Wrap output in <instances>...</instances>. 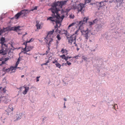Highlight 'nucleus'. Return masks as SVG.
I'll use <instances>...</instances> for the list:
<instances>
[{"instance_id": "55", "label": "nucleus", "mask_w": 125, "mask_h": 125, "mask_svg": "<svg viewBox=\"0 0 125 125\" xmlns=\"http://www.w3.org/2000/svg\"><path fill=\"white\" fill-rule=\"evenodd\" d=\"M52 62L53 63H56L58 62L57 60H56L54 61H53Z\"/></svg>"}, {"instance_id": "22", "label": "nucleus", "mask_w": 125, "mask_h": 125, "mask_svg": "<svg viewBox=\"0 0 125 125\" xmlns=\"http://www.w3.org/2000/svg\"><path fill=\"white\" fill-rule=\"evenodd\" d=\"M54 31V30H53L52 31H49L48 32L47 35H50V36H51V35L53 33Z\"/></svg>"}, {"instance_id": "64", "label": "nucleus", "mask_w": 125, "mask_h": 125, "mask_svg": "<svg viewBox=\"0 0 125 125\" xmlns=\"http://www.w3.org/2000/svg\"><path fill=\"white\" fill-rule=\"evenodd\" d=\"M79 31L78 30H77L75 32V34H76Z\"/></svg>"}, {"instance_id": "56", "label": "nucleus", "mask_w": 125, "mask_h": 125, "mask_svg": "<svg viewBox=\"0 0 125 125\" xmlns=\"http://www.w3.org/2000/svg\"><path fill=\"white\" fill-rule=\"evenodd\" d=\"M50 40L49 41V42H51L53 40V39L52 38H50Z\"/></svg>"}, {"instance_id": "23", "label": "nucleus", "mask_w": 125, "mask_h": 125, "mask_svg": "<svg viewBox=\"0 0 125 125\" xmlns=\"http://www.w3.org/2000/svg\"><path fill=\"white\" fill-rule=\"evenodd\" d=\"M16 68H17L15 67V66L13 67L12 66H11L10 68V70L11 71H13L14 70H15Z\"/></svg>"}, {"instance_id": "12", "label": "nucleus", "mask_w": 125, "mask_h": 125, "mask_svg": "<svg viewBox=\"0 0 125 125\" xmlns=\"http://www.w3.org/2000/svg\"><path fill=\"white\" fill-rule=\"evenodd\" d=\"M2 98H4L5 99H4L3 100V102L5 104H7L10 100L9 99H7V97L5 96H1L0 98L1 99Z\"/></svg>"}, {"instance_id": "28", "label": "nucleus", "mask_w": 125, "mask_h": 125, "mask_svg": "<svg viewBox=\"0 0 125 125\" xmlns=\"http://www.w3.org/2000/svg\"><path fill=\"white\" fill-rule=\"evenodd\" d=\"M67 31H66V33H64L66 35V37H67V39H70V37H69V35H67Z\"/></svg>"}, {"instance_id": "18", "label": "nucleus", "mask_w": 125, "mask_h": 125, "mask_svg": "<svg viewBox=\"0 0 125 125\" xmlns=\"http://www.w3.org/2000/svg\"><path fill=\"white\" fill-rule=\"evenodd\" d=\"M103 26L101 24L98 25L96 28L97 31H98L101 30L103 28Z\"/></svg>"}, {"instance_id": "13", "label": "nucleus", "mask_w": 125, "mask_h": 125, "mask_svg": "<svg viewBox=\"0 0 125 125\" xmlns=\"http://www.w3.org/2000/svg\"><path fill=\"white\" fill-rule=\"evenodd\" d=\"M75 34H74L71 36L70 37V40L72 42L74 40L76 41V36L75 35ZM72 42H71V44H72Z\"/></svg>"}, {"instance_id": "44", "label": "nucleus", "mask_w": 125, "mask_h": 125, "mask_svg": "<svg viewBox=\"0 0 125 125\" xmlns=\"http://www.w3.org/2000/svg\"><path fill=\"white\" fill-rule=\"evenodd\" d=\"M9 59V58H5V60L4 61H5V62L6 61H8Z\"/></svg>"}, {"instance_id": "36", "label": "nucleus", "mask_w": 125, "mask_h": 125, "mask_svg": "<svg viewBox=\"0 0 125 125\" xmlns=\"http://www.w3.org/2000/svg\"><path fill=\"white\" fill-rule=\"evenodd\" d=\"M89 25L90 26L93 25L94 24L92 22H88Z\"/></svg>"}, {"instance_id": "6", "label": "nucleus", "mask_w": 125, "mask_h": 125, "mask_svg": "<svg viewBox=\"0 0 125 125\" xmlns=\"http://www.w3.org/2000/svg\"><path fill=\"white\" fill-rule=\"evenodd\" d=\"M8 50H9L8 48H4L1 49V50H0V51H1V54H2L3 55H5L7 54Z\"/></svg>"}, {"instance_id": "39", "label": "nucleus", "mask_w": 125, "mask_h": 125, "mask_svg": "<svg viewBox=\"0 0 125 125\" xmlns=\"http://www.w3.org/2000/svg\"><path fill=\"white\" fill-rule=\"evenodd\" d=\"M85 31H86L87 32H88V34L91 31V30H88V29H87V30Z\"/></svg>"}, {"instance_id": "30", "label": "nucleus", "mask_w": 125, "mask_h": 125, "mask_svg": "<svg viewBox=\"0 0 125 125\" xmlns=\"http://www.w3.org/2000/svg\"><path fill=\"white\" fill-rule=\"evenodd\" d=\"M65 55L63 54L62 55H61L60 56V57L62 58V59H64V58L65 57Z\"/></svg>"}, {"instance_id": "63", "label": "nucleus", "mask_w": 125, "mask_h": 125, "mask_svg": "<svg viewBox=\"0 0 125 125\" xmlns=\"http://www.w3.org/2000/svg\"><path fill=\"white\" fill-rule=\"evenodd\" d=\"M56 43L57 47L58 46V45L59 43V42H58V41H57V40H56Z\"/></svg>"}, {"instance_id": "50", "label": "nucleus", "mask_w": 125, "mask_h": 125, "mask_svg": "<svg viewBox=\"0 0 125 125\" xmlns=\"http://www.w3.org/2000/svg\"><path fill=\"white\" fill-rule=\"evenodd\" d=\"M20 57H19L18 59L17 62H20Z\"/></svg>"}, {"instance_id": "34", "label": "nucleus", "mask_w": 125, "mask_h": 125, "mask_svg": "<svg viewBox=\"0 0 125 125\" xmlns=\"http://www.w3.org/2000/svg\"><path fill=\"white\" fill-rule=\"evenodd\" d=\"M19 62H16V64H15V67H16V68H17V66L18 65V64H19Z\"/></svg>"}, {"instance_id": "38", "label": "nucleus", "mask_w": 125, "mask_h": 125, "mask_svg": "<svg viewBox=\"0 0 125 125\" xmlns=\"http://www.w3.org/2000/svg\"><path fill=\"white\" fill-rule=\"evenodd\" d=\"M85 2L89 3L90 2L91 0H85Z\"/></svg>"}, {"instance_id": "33", "label": "nucleus", "mask_w": 125, "mask_h": 125, "mask_svg": "<svg viewBox=\"0 0 125 125\" xmlns=\"http://www.w3.org/2000/svg\"><path fill=\"white\" fill-rule=\"evenodd\" d=\"M27 47H25L23 49H23V51L24 52H26L27 50Z\"/></svg>"}, {"instance_id": "49", "label": "nucleus", "mask_w": 125, "mask_h": 125, "mask_svg": "<svg viewBox=\"0 0 125 125\" xmlns=\"http://www.w3.org/2000/svg\"><path fill=\"white\" fill-rule=\"evenodd\" d=\"M48 35H47V36H46V37L45 38H44V40H46V39H48Z\"/></svg>"}, {"instance_id": "60", "label": "nucleus", "mask_w": 125, "mask_h": 125, "mask_svg": "<svg viewBox=\"0 0 125 125\" xmlns=\"http://www.w3.org/2000/svg\"><path fill=\"white\" fill-rule=\"evenodd\" d=\"M101 60V59L100 58H98L97 59V61H99L100 60Z\"/></svg>"}, {"instance_id": "25", "label": "nucleus", "mask_w": 125, "mask_h": 125, "mask_svg": "<svg viewBox=\"0 0 125 125\" xmlns=\"http://www.w3.org/2000/svg\"><path fill=\"white\" fill-rule=\"evenodd\" d=\"M55 65H56L57 67H58L59 68H60L61 66V65L59 63H55Z\"/></svg>"}, {"instance_id": "37", "label": "nucleus", "mask_w": 125, "mask_h": 125, "mask_svg": "<svg viewBox=\"0 0 125 125\" xmlns=\"http://www.w3.org/2000/svg\"><path fill=\"white\" fill-rule=\"evenodd\" d=\"M61 52L62 53H64L65 52L64 49V48H62L61 50Z\"/></svg>"}, {"instance_id": "19", "label": "nucleus", "mask_w": 125, "mask_h": 125, "mask_svg": "<svg viewBox=\"0 0 125 125\" xmlns=\"http://www.w3.org/2000/svg\"><path fill=\"white\" fill-rule=\"evenodd\" d=\"M33 47L32 46H28L27 47V52L30 51L32 49Z\"/></svg>"}, {"instance_id": "4", "label": "nucleus", "mask_w": 125, "mask_h": 125, "mask_svg": "<svg viewBox=\"0 0 125 125\" xmlns=\"http://www.w3.org/2000/svg\"><path fill=\"white\" fill-rule=\"evenodd\" d=\"M88 19V18L84 17L83 18V20H81L78 23L80 25L79 29H80L81 27H82L83 24L85 23V22H87Z\"/></svg>"}, {"instance_id": "29", "label": "nucleus", "mask_w": 125, "mask_h": 125, "mask_svg": "<svg viewBox=\"0 0 125 125\" xmlns=\"http://www.w3.org/2000/svg\"><path fill=\"white\" fill-rule=\"evenodd\" d=\"M56 37L59 40H60L61 39V38L60 37V35L59 34L57 35Z\"/></svg>"}, {"instance_id": "35", "label": "nucleus", "mask_w": 125, "mask_h": 125, "mask_svg": "<svg viewBox=\"0 0 125 125\" xmlns=\"http://www.w3.org/2000/svg\"><path fill=\"white\" fill-rule=\"evenodd\" d=\"M114 107L113 108H114L115 110V108L116 107H118L117 105L116 104H114Z\"/></svg>"}, {"instance_id": "53", "label": "nucleus", "mask_w": 125, "mask_h": 125, "mask_svg": "<svg viewBox=\"0 0 125 125\" xmlns=\"http://www.w3.org/2000/svg\"><path fill=\"white\" fill-rule=\"evenodd\" d=\"M64 59L65 60V61H67V60H68V58H67V57H66L65 56V57L64 58Z\"/></svg>"}, {"instance_id": "40", "label": "nucleus", "mask_w": 125, "mask_h": 125, "mask_svg": "<svg viewBox=\"0 0 125 125\" xmlns=\"http://www.w3.org/2000/svg\"><path fill=\"white\" fill-rule=\"evenodd\" d=\"M40 76H37L36 77V79H37L36 81L37 82H38V81H39V80L38 79L40 78Z\"/></svg>"}, {"instance_id": "27", "label": "nucleus", "mask_w": 125, "mask_h": 125, "mask_svg": "<svg viewBox=\"0 0 125 125\" xmlns=\"http://www.w3.org/2000/svg\"><path fill=\"white\" fill-rule=\"evenodd\" d=\"M4 42H0V43L1 44V49H2V48H4V47H3V46L4 45V44L5 43H4Z\"/></svg>"}, {"instance_id": "24", "label": "nucleus", "mask_w": 125, "mask_h": 125, "mask_svg": "<svg viewBox=\"0 0 125 125\" xmlns=\"http://www.w3.org/2000/svg\"><path fill=\"white\" fill-rule=\"evenodd\" d=\"M0 41L1 42H5L6 41H5V39L3 37H1L0 39Z\"/></svg>"}, {"instance_id": "46", "label": "nucleus", "mask_w": 125, "mask_h": 125, "mask_svg": "<svg viewBox=\"0 0 125 125\" xmlns=\"http://www.w3.org/2000/svg\"><path fill=\"white\" fill-rule=\"evenodd\" d=\"M67 64L68 65H69L71 64V63L70 62H69L68 61H67Z\"/></svg>"}, {"instance_id": "43", "label": "nucleus", "mask_w": 125, "mask_h": 125, "mask_svg": "<svg viewBox=\"0 0 125 125\" xmlns=\"http://www.w3.org/2000/svg\"><path fill=\"white\" fill-rule=\"evenodd\" d=\"M8 110H9V111L11 110V111H13V108L12 107H11V108H9L8 109Z\"/></svg>"}, {"instance_id": "41", "label": "nucleus", "mask_w": 125, "mask_h": 125, "mask_svg": "<svg viewBox=\"0 0 125 125\" xmlns=\"http://www.w3.org/2000/svg\"><path fill=\"white\" fill-rule=\"evenodd\" d=\"M5 63V61H2L1 63L0 64V66H1L2 64H4Z\"/></svg>"}, {"instance_id": "1", "label": "nucleus", "mask_w": 125, "mask_h": 125, "mask_svg": "<svg viewBox=\"0 0 125 125\" xmlns=\"http://www.w3.org/2000/svg\"><path fill=\"white\" fill-rule=\"evenodd\" d=\"M67 2V1L65 0L58 1L57 2H55L52 3L51 5L52 7L49 10H51V11L53 13V15L54 14V13L58 14L59 11L61 10L60 9L62 8V6L65 5Z\"/></svg>"}, {"instance_id": "14", "label": "nucleus", "mask_w": 125, "mask_h": 125, "mask_svg": "<svg viewBox=\"0 0 125 125\" xmlns=\"http://www.w3.org/2000/svg\"><path fill=\"white\" fill-rule=\"evenodd\" d=\"M114 103L112 100L110 102H108V106L112 108L114 107Z\"/></svg>"}, {"instance_id": "58", "label": "nucleus", "mask_w": 125, "mask_h": 125, "mask_svg": "<svg viewBox=\"0 0 125 125\" xmlns=\"http://www.w3.org/2000/svg\"><path fill=\"white\" fill-rule=\"evenodd\" d=\"M28 42H27V41H26V42H25V47H27V46H27V43H28Z\"/></svg>"}, {"instance_id": "42", "label": "nucleus", "mask_w": 125, "mask_h": 125, "mask_svg": "<svg viewBox=\"0 0 125 125\" xmlns=\"http://www.w3.org/2000/svg\"><path fill=\"white\" fill-rule=\"evenodd\" d=\"M32 38L29 41H27V42L29 43V42H31L33 40H32Z\"/></svg>"}, {"instance_id": "62", "label": "nucleus", "mask_w": 125, "mask_h": 125, "mask_svg": "<svg viewBox=\"0 0 125 125\" xmlns=\"http://www.w3.org/2000/svg\"><path fill=\"white\" fill-rule=\"evenodd\" d=\"M47 63H47V62H46V63H44L42 64V65H41L42 66V65H47Z\"/></svg>"}, {"instance_id": "57", "label": "nucleus", "mask_w": 125, "mask_h": 125, "mask_svg": "<svg viewBox=\"0 0 125 125\" xmlns=\"http://www.w3.org/2000/svg\"><path fill=\"white\" fill-rule=\"evenodd\" d=\"M2 90H3V93H5V92L6 90L5 89V88H3Z\"/></svg>"}, {"instance_id": "31", "label": "nucleus", "mask_w": 125, "mask_h": 125, "mask_svg": "<svg viewBox=\"0 0 125 125\" xmlns=\"http://www.w3.org/2000/svg\"><path fill=\"white\" fill-rule=\"evenodd\" d=\"M37 7L35 6V7L33 9H31V10H31V11H33L34 10H36L37 9Z\"/></svg>"}, {"instance_id": "48", "label": "nucleus", "mask_w": 125, "mask_h": 125, "mask_svg": "<svg viewBox=\"0 0 125 125\" xmlns=\"http://www.w3.org/2000/svg\"><path fill=\"white\" fill-rule=\"evenodd\" d=\"M8 54H9V53H10V52H13L12 51H11V49H10V50H9L8 51Z\"/></svg>"}, {"instance_id": "8", "label": "nucleus", "mask_w": 125, "mask_h": 125, "mask_svg": "<svg viewBox=\"0 0 125 125\" xmlns=\"http://www.w3.org/2000/svg\"><path fill=\"white\" fill-rule=\"evenodd\" d=\"M84 7V5L83 4H80L78 5L77 7L78 12L81 11Z\"/></svg>"}, {"instance_id": "59", "label": "nucleus", "mask_w": 125, "mask_h": 125, "mask_svg": "<svg viewBox=\"0 0 125 125\" xmlns=\"http://www.w3.org/2000/svg\"><path fill=\"white\" fill-rule=\"evenodd\" d=\"M74 44H75V46H76L77 47L78 46H77V44L76 43V42H75V41L74 43Z\"/></svg>"}, {"instance_id": "3", "label": "nucleus", "mask_w": 125, "mask_h": 125, "mask_svg": "<svg viewBox=\"0 0 125 125\" xmlns=\"http://www.w3.org/2000/svg\"><path fill=\"white\" fill-rule=\"evenodd\" d=\"M21 26H15L11 27V29L10 30L13 31H15L17 32H18V31H20L21 30L20 28L21 27Z\"/></svg>"}, {"instance_id": "47", "label": "nucleus", "mask_w": 125, "mask_h": 125, "mask_svg": "<svg viewBox=\"0 0 125 125\" xmlns=\"http://www.w3.org/2000/svg\"><path fill=\"white\" fill-rule=\"evenodd\" d=\"M79 56L78 55H77L76 56H74L73 57V58H75L76 59H77L78 57Z\"/></svg>"}, {"instance_id": "26", "label": "nucleus", "mask_w": 125, "mask_h": 125, "mask_svg": "<svg viewBox=\"0 0 125 125\" xmlns=\"http://www.w3.org/2000/svg\"><path fill=\"white\" fill-rule=\"evenodd\" d=\"M75 23L74 22H73L71 24L69 25L68 27V29H69V28L71 27L72 26H73L75 24Z\"/></svg>"}, {"instance_id": "10", "label": "nucleus", "mask_w": 125, "mask_h": 125, "mask_svg": "<svg viewBox=\"0 0 125 125\" xmlns=\"http://www.w3.org/2000/svg\"><path fill=\"white\" fill-rule=\"evenodd\" d=\"M24 115V114L23 113H17L16 116V120H18L20 119L22 117V116Z\"/></svg>"}, {"instance_id": "51", "label": "nucleus", "mask_w": 125, "mask_h": 125, "mask_svg": "<svg viewBox=\"0 0 125 125\" xmlns=\"http://www.w3.org/2000/svg\"><path fill=\"white\" fill-rule=\"evenodd\" d=\"M70 9H67L66 10V11H65V12H68L70 10Z\"/></svg>"}, {"instance_id": "17", "label": "nucleus", "mask_w": 125, "mask_h": 125, "mask_svg": "<svg viewBox=\"0 0 125 125\" xmlns=\"http://www.w3.org/2000/svg\"><path fill=\"white\" fill-rule=\"evenodd\" d=\"M104 3V2L103 1L100 2V3H99L98 2L97 3L98 4L97 5V6L98 7H99L101 8V7H102L103 6H105V5L104 4L102 5V4L103 3Z\"/></svg>"}, {"instance_id": "2", "label": "nucleus", "mask_w": 125, "mask_h": 125, "mask_svg": "<svg viewBox=\"0 0 125 125\" xmlns=\"http://www.w3.org/2000/svg\"><path fill=\"white\" fill-rule=\"evenodd\" d=\"M52 17L51 16L47 18V20H49L52 22H54L56 21L60 20L61 17L60 16V14L58 13V14H56L54 13V14L53 15V13L52 15Z\"/></svg>"}, {"instance_id": "45", "label": "nucleus", "mask_w": 125, "mask_h": 125, "mask_svg": "<svg viewBox=\"0 0 125 125\" xmlns=\"http://www.w3.org/2000/svg\"><path fill=\"white\" fill-rule=\"evenodd\" d=\"M48 39H46V40H45L46 44H48Z\"/></svg>"}, {"instance_id": "54", "label": "nucleus", "mask_w": 125, "mask_h": 125, "mask_svg": "<svg viewBox=\"0 0 125 125\" xmlns=\"http://www.w3.org/2000/svg\"><path fill=\"white\" fill-rule=\"evenodd\" d=\"M64 12H65V11H64L63 9H62L61 10L62 14H63V13Z\"/></svg>"}, {"instance_id": "32", "label": "nucleus", "mask_w": 125, "mask_h": 125, "mask_svg": "<svg viewBox=\"0 0 125 125\" xmlns=\"http://www.w3.org/2000/svg\"><path fill=\"white\" fill-rule=\"evenodd\" d=\"M10 68H8L7 69H6L4 70V72H9L10 71Z\"/></svg>"}, {"instance_id": "11", "label": "nucleus", "mask_w": 125, "mask_h": 125, "mask_svg": "<svg viewBox=\"0 0 125 125\" xmlns=\"http://www.w3.org/2000/svg\"><path fill=\"white\" fill-rule=\"evenodd\" d=\"M31 11V10H28L24 9L21 10L20 12L21 15L24 14V16H25L26 14L28 13H29Z\"/></svg>"}, {"instance_id": "15", "label": "nucleus", "mask_w": 125, "mask_h": 125, "mask_svg": "<svg viewBox=\"0 0 125 125\" xmlns=\"http://www.w3.org/2000/svg\"><path fill=\"white\" fill-rule=\"evenodd\" d=\"M25 88V90L23 92V93L24 94H26L28 91L29 88V87H23Z\"/></svg>"}, {"instance_id": "16", "label": "nucleus", "mask_w": 125, "mask_h": 125, "mask_svg": "<svg viewBox=\"0 0 125 125\" xmlns=\"http://www.w3.org/2000/svg\"><path fill=\"white\" fill-rule=\"evenodd\" d=\"M39 22L38 21H36V26L37 27V29H40L41 25L39 24Z\"/></svg>"}, {"instance_id": "9", "label": "nucleus", "mask_w": 125, "mask_h": 125, "mask_svg": "<svg viewBox=\"0 0 125 125\" xmlns=\"http://www.w3.org/2000/svg\"><path fill=\"white\" fill-rule=\"evenodd\" d=\"M10 29L11 27L10 26L7 27L6 28H3V29L0 30V33H1V34L2 33L5 32L11 31V30H10Z\"/></svg>"}, {"instance_id": "5", "label": "nucleus", "mask_w": 125, "mask_h": 125, "mask_svg": "<svg viewBox=\"0 0 125 125\" xmlns=\"http://www.w3.org/2000/svg\"><path fill=\"white\" fill-rule=\"evenodd\" d=\"M64 17V15H63L61 17V19L60 20H57L55 21L56 24V26L54 27L55 28V29L56 28H57V29L58 28V26L57 24L60 23L62 21Z\"/></svg>"}, {"instance_id": "7", "label": "nucleus", "mask_w": 125, "mask_h": 125, "mask_svg": "<svg viewBox=\"0 0 125 125\" xmlns=\"http://www.w3.org/2000/svg\"><path fill=\"white\" fill-rule=\"evenodd\" d=\"M81 31L82 33V35L85 38V39H88V37H89L88 32H87L86 31L84 30H82Z\"/></svg>"}, {"instance_id": "20", "label": "nucleus", "mask_w": 125, "mask_h": 125, "mask_svg": "<svg viewBox=\"0 0 125 125\" xmlns=\"http://www.w3.org/2000/svg\"><path fill=\"white\" fill-rule=\"evenodd\" d=\"M21 15L20 12H19L15 15V17L16 19H17Z\"/></svg>"}, {"instance_id": "52", "label": "nucleus", "mask_w": 125, "mask_h": 125, "mask_svg": "<svg viewBox=\"0 0 125 125\" xmlns=\"http://www.w3.org/2000/svg\"><path fill=\"white\" fill-rule=\"evenodd\" d=\"M4 45L5 47H6V48H8V46L7 44H4Z\"/></svg>"}, {"instance_id": "21", "label": "nucleus", "mask_w": 125, "mask_h": 125, "mask_svg": "<svg viewBox=\"0 0 125 125\" xmlns=\"http://www.w3.org/2000/svg\"><path fill=\"white\" fill-rule=\"evenodd\" d=\"M61 113H59L58 115V117L59 119H61L62 117L63 114L61 112Z\"/></svg>"}, {"instance_id": "61", "label": "nucleus", "mask_w": 125, "mask_h": 125, "mask_svg": "<svg viewBox=\"0 0 125 125\" xmlns=\"http://www.w3.org/2000/svg\"><path fill=\"white\" fill-rule=\"evenodd\" d=\"M103 2H109V0H105L103 1Z\"/></svg>"}]
</instances>
